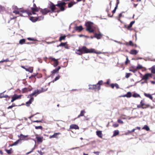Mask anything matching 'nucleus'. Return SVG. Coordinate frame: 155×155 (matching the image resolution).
<instances>
[{
    "instance_id": "57",
    "label": "nucleus",
    "mask_w": 155,
    "mask_h": 155,
    "mask_svg": "<svg viewBox=\"0 0 155 155\" xmlns=\"http://www.w3.org/2000/svg\"><path fill=\"white\" fill-rule=\"evenodd\" d=\"M28 39L29 41H34L35 40L34 38H28Z\"/></svg>"
},
{
    "instance_id": "61",
    "label": "nucleus",
    "mask_w": 155,
    "mask_h": 155,
    "mask_svg": "<svg viewBox=\"0 0 155 155\" xmlns=\"http://www.w3.org/2000/svg\"><path fill=\"white\" fill-rule=\"evenodd\" d=\"M60 134V133H54L53 135L52 136H57L58 135H59Z\"/></svg>"
},
{
    "instance_id": "22",
    "label": "nucleus",
    "mask_w": 155,
    "mask_h": 155,
    "mask_svg": "<svg viewBox=\"0 0 155 155\" xmlns=\"http://www.w3.org/2000/svg\"><path fill=\"white\" fill-rule=\"evenodd\" d=\"M138 51L136 50L132 49L130 51L129 53L130 54L133 55H136L138 53Z\"/></svg>"
},
{
    "instance_id": "12",
    "label": "nucleus",
    "mask_w": 155,
    "mask_h": 155,
    "mask_svg": "<svg viewBox=\"0 0 155 155\" xmlns=\"http://www.w3.org/2000/svg\"><path fill=\"white\" fill-rule=\"evenodd\" d=\"M32 89V87L30 86L28 87H25L22 89V93H26L29 91H31Z\"/></svg>"
},
{
    "instance_id": "36",
    "label": "nucleus",
    "mask_w": 155,
    "mask_h": 155,
    "mask_svg": "<svg viewBox=\"0 0 155 155\" xmlns=\"http://www.w3.org/2000/svg\"><path fill=\"white\" fill-rule=\"evenodd\" d=\"M96 135L97 136H101L102 134V131L101 130H97L96 132Z\"/></svg>"
},
{
    "instance_id": "25",
    "label": "nucleus",
    "mask_w": 155,
    "mask_h": 155,
    "mask_svg": "<svg viewBox=\"0 0 155 155\" xmlns=\"http://www.w3.org/2000/svg\"><path fill=\"white\" fill-rule=\"evenodd\" d=\"M25 69L26 71H28L30 73H32L33 72V67H30L28 68H25Z\"/></svg>"
},
{
    "instance_id": "64",
    "label": "nucleus",
    "mask_w": 155,
    "mask_h": 155,
    "mask_svg": "<svg viewBox=\"0 0 155 155\" xmlns=\"http://www.w3.org/2000/svg\"><path fill=\"white\" fill-rule=\"evenodd\" d=\"M137 107L138 108H142V107L141 106V105H137Z\"/></svg>"
},
{
    "instance_id": "28",
    "label": "nucleus",
    "mask_w": 155,
    "mask_h": 155,
    "mask_svg": "<svg viewBox=\"0 0 155 155\" xmlns=\"http://www.w3.org/2000/svg\"><path fill=\"white\" fill-rule=\"evenodd\" d=\"M37 17H30V19L32 22H35L37 21Z\"/></svg>"
},
{
    "instance_id": "46",
    "label": "nucleus",
    "mask_w": 155,
    "mask_h": 155,
    "mask_svg": "<svg viewBox=\"0 0 155 155\" xmlns=\"http://www.w3.org/2000/svg\"><path fill=\"white\" fill-rule=\"evenodd\" d=\"M94 52H92V53H96L97 54H101V53H102V52H97L94 49V51H93Z\"/></svg>"
},
{
    "instance_id": "16",
    "label": "nucleus",
    "mask_w": 155,
    "mask_h": 155,
    "mask_svg": "<svg viewBox=\"0 0 155 155\" xmlns=\"http://www.w3.org/2000/svg\"><path fill=\"white\" fill-rule=\"evenodd\" d=\"M70 128L71 129H75L76 130L79 129V127L78 125L74 124H72L70 125Z\"/></svg>"
},
{
    "instance_id": "11",
    "label": "nucleus",
    "mask_w": 155,
    "mask_h": 155,
    "mask_svg": "<svg viewBox=\"0 0 155 155\" xmlns=\"http://www.w3.org/2000/svg\"><path fill=\"white\" fill-rule=\"evenodd\" d=\"M56 5H55L53 3L51 2L49 7V8L51 9V12H50L52 13L56 12L55 11V10L56 9Z\"/></svg>"
},
{
    "instance_id": "3",
    "label": "nucleus",
    "mask_w": 155,
    "mask_h": 155,
    "mask_svg": "<svg viewBox=\"0 0 155 155\" xmlns=\"http://www.w3.org/2000/svg\"><path fill=\"white\" fill-rule=\"evenodd\" d=\"M66 4V3L64 2H62L58 3V4L56 5L60 8L61 11H63L65 10V8H67L65 6Z\"/></svg>"
},
{
    "instance_id": "30",
    "label": "nucleus",
    "mask_w": 155,
    "mask_h": 155,
    "mask_svg": "<svg viewBox=\"0 0 155 155\" xmlns=\"http://www.w3.org/2000/svg\"><path fill=\"white\" fill-rule=\"evenodd\" d=\"M129 45L130 46H134L135 47H137V45L136 44H134L133 42L131 41H129Z\"/></svg>"
},
{
    "instance_id": "58",
    "label": "nucleus",
    "mask_w": 155,
    "mask_h": 155,
    "mask_svg": "<svg viewBox=\"0 0 155 155\" xmlns=\"http://www.w3.org/2000/svg\"><path fill=\"white\" fill-rule=\"evenodd\" d=\"M115 84H110V85L112 88H114L115 87Z\"/></svg>"
},
{
    "instance_id": "18",
    "label": "nucleus",
    "mask_w": 155,
    "mask_h": 155,
    "mask_svg": "<svg viewBox=\"0 0 155 155\" xmlns=\"http://www.w3.org/2000/svg\"><path fill=\"white\" fill-rule=\"evenodd\" d=\"M132 96V94L130 92H128L127 94L125 95L121 96L120 97H130Z\"/></svg>"
},
{
    "instance_id": "24",
    "label": "nucleus",
    "mask_w": 155,
    "mask_h": 155,
    "mask_svg": "<svg viewBox=\"0 0 155 155\" xmlns=\"http://www.w3.org/2000/svg\"><path fill=\"white\" fill-rule=\"evenodd\" d=\"M5 151L8 154H12L13 152V150L12 148H11L9 150L5 149Z\"/></svg>"
},
{
    "instance_id": "47",
    "label": "nucleus",
    "mask_w": 155,
    "mask_h": 155,
    "mask_svg": "<svg viewBox=\"0 0 155 155\" xmlns=\"http://www.w3.org/2000/svg\"><path fill=\"white\" fill-rule=\"evenodd\" d=\"M130 73H127L126 74L125 77L127 78H128L130 77Z\"/></svg>"
},
{
    "instance_id": "35",
    "label": "nucleus",
    "mask_w": 155,
    "mask_h": 155,
    "mask_svg": "<svg viewBox=\"0 0 155 155\" xmlns=\"http://www.w3.org/2000/svg\"><path fill=\"white\" fill-rule=\"evenodd\" d=\"M25 39H21L19 41L20 44L22 45L25 43Z\"/></svg>"
},
{
    "instance_id": "31",
    "label": "nucleus",
    "mask_w": 155,
    "mask_h": 155,
    "mask_svg": "<svg viewBox=\"0 0 155 155\" xmlns=\"http://www.w3.org/2000/svg\"><path fill=\"white\" fill-rule=\"evenodd\" d=\"M37 140V142L38 143H40L42 142V137H36Z\"/></svg>"
},
{
    "instance_id": "41",
    "label": "nucleus",
    "mask_w": 155,
    "mask_h": 155,
    "mask_svg": "<svg viewBox=\"0 0 155 155\" xmlns=\"http://www.w3.org/2000/svg\"><path fill=\"white\" fill-rule=\"evenodd\" d=\"M130 62V61L128 59V57L127 56L126 60L125 62V65H127L128 63H129Z\"/></svg>"
},
{
    "instance_id": "42",
    "label": "nucleus",
    "mask_w": 155,
    "mask_h": 155,
    "mask_svg": "<svg viewBox=\"0 0 155 155\" xmlns=\"http://www.w3.org/2000/svg\"><path fill=\"white\" fill-rule=\"evenodd\" d=\"M103 84V81L102 80H100L99 81L98 83L97 84L98 86L99 85V86H100L101 85H102Z\"/></svg>"
},
{
    "instance_id": "51",
    "label": "nucleus",
    "mask_w": 155,
    "mask_h": 155,
    "mask_svg": "<svg viewBox=\"0 0 155 155\" xmlns=\"http://www.w3.org/2000/svg\"><path fill=\"white\" fill-rule=\"evenodd\" d=\"M110 80L109 79H108L107 81L106 82L104 83V84H107L108 85H110Z\"/></svg>"
},
{
    "instance_id": "52",
    "label": "nucleus",
    "mask_w": 155,
    "mask_h": 155,
    "mask_svg": "<svg viewBox=\"0 0 155 155\" xmlns=\"http://www.w3.org/2000/svg\"><path fill=\"white\" fill-rule=\"evenodd\" d=\"M9 61L8 60V59H7L6 60H2L1 61H0V63L1 62H7V61Z\"/></svg>"
},
{
    "instance_id": "40",
    "label": "nucleus",
    "mask_w": 155,
    "mask_h": 155,
    "mask_svg": "<svg viewBox=\"0 0 155 155\" xmlns=\"http://www.w3.org/2000/svg\"><path fill=\"white\" fill-rule=\"evenodd\" d=\"M66 44V42H65L64 43L61 42L59 45H58L57 46V47H58L59 46H60V47L64 46L65 45V44Z\"/></svg>"
},
{
    "instance_id": "20",
    "label": "nucleus",
    "mask_w": 155,
    "mask_h": 155,
    "mask_svg": "<svg viewBox=\"0 0 155 155\" xmlns=\"http://www.w3.org/2000/svg\"><path fill=\"white\" fill-rule=\"evenodd\" d=\"M134 22L135 21H131L130 24L127 27L125 25V27L128 30H130V28L132 27Z\"/></svg>"
},
{
    "instance_id": "2",
    "label": "nucleus",
    "mask_w": 155,
    "mask_h": 155,
    "mask_svg": "<svg viewBox=\"0 0 155 155\" xmlns=\"http://www.w3.org/2000/svg\"><path fill=\"white\" fill-rule=\"evenodd\" d=\"M93 25V23L91 21H87L85 23V25L86 27V31L89 33H94V31L92 28V27Z\"/></svg>"
},
{
    "instance_id": "60",
    "label": "nucleus",
    "mask_w": 155,
    "mask_h": 155,
    "mask_svg": "<svg viewBox=\"0 0 155 155\" xmlns=\"http://www.w3.org/2000/svg\"><path fill=\"white\" fill-rule=\"evenodd\" d=\"M93 153L96 154L97 155H99L100 152L98 151H94L93 152Z\"/></svg>"
},
{
    "instance_id": "38",
    "label": "nucleus",
    "mask_w": 155,
    "mask_h": 155,
    "mask_svg": "<svg viewBox=\"0 0 155 155\" xmlns=\"http://www.w3.org/2000/svg\"><path fill=\"white\" fill-rule=\"evenodd\" d=\"M37 21H40L41 20H42L44 18V17L42 16H39L37 17Z\"/></svg>"
},
{
    "instance_id": "23",
    "label": "nucleus",
    "mask_w": 155,
    "mask_h": 155,
    "mask_svg": "<svg viewBox=\"0 0 155 155\" xmlns=\"http://www.w3.org/2000/svg\"><path fill=\"white\" fill-rule=\"evenodd\" d=\"M142 107V109H145L147 108L150 107V105L149 104H145L144 103L141 104V105Z\"/></svg>"
},
{
    "instance_id": "37",
    "label": "nucleus",
    "mask_w": 155,
    "mask_h": 155,
    "mask_svg": "<svg viewBox=\"0 0 155 155\" xmlns=\"http://www.w3.org/2000/svg\"><path fill=\"white\" fill-rule=\"evenodd\" d=\"M132 96L134 97H140V95L136 93L132 95Z\"/></svg>"
},
{
    "instance_id": "63",
    "label": "nucleus",
    "mask_w": 155,
    "mask_h": 155,
    "mask_svg": "<svg viewBox=\"0 0 155 155\" xmlns=\"http://www.w3.org/2000/svg\"><path fill=\"white\" fill-rule=\"evenodd\" d=\"M151 72L153 74H154L155 73V69H152L151 70Z\"/></svg>"
},
{
    "instance_id": "33",
    "label": "nucleus",
    "mask_w": 155,
    "mask_h": 155,
    "mask_svg": "<svg viewBox=\"0 0 155 155\" xmlns=\"http://www.w3.org/2000/svg\"><path fill=\"white\" fill-rule=\"evenodd\" d=\"M66 37V36L65 35L61 36L59 38V41H61L62 40H64Z\"/></svg>"
},
{
    "instance_id": "55",
    "label": "nucleus",
    "mask_w": 155,
    "mask_h": 155,
    "mask_svg": "<svg viewBox=\"0 0 155 155\" xmlns=\"http://www.w3.org/2000/svg\"><path fill=\"white\" fill-rule=\"evenodd\" d=\"M4 9V8L2 6H0V13L3 11Z\"/></svg>"
},
{
    "instance_id": "9",
    "label": "nucleus",
    "mask_w": 155,
    "mask_h": 155,
    "mask_svg": "<svg viewBox=\"0 0 155 155\" xmlns=\"http://www.w3.org/2000/svg\"><path fill=\"white\" fill-rule=\"evenodd\" d=\"M40 11L41 12L43 15H45L47 14L48 13L50 12H51L50 10L48 9L47 8H45L42 9L41 8H39Z\"/></svg>"
},
{
    "instance_id": "62",
    "label": "nucleus",
    "mask_w": 155,
    "mask_h": 155,
    "mask_svg": "<svg viewBox=\"0 0 155 155\" xmlns=\"http://www.w3.org/2000/svg\"><path fill=\"white\" fill-rule=\"evenodd\" d=\"M15 106H9L8 107L7 109H9L10 108H11Z\"/></svg>"
},
{
    "instance_id": "15",
    "label": "nucleus",
    "mask_w": 155,
    "mask_h": 155,
    "mask_svg": "<svg viewBox=\"0 0 155 155\" xmlns=\"http://www.w3.org/2000/svg\"><path fill=\"white\" fill-rule=\"evenodd\" d=\"M39 8L36 7H32L31 8V10H32V12L33 14H35V12H38L40 11Z\"/></svg>"
},
{
    "instance_id": "1",
    "label": "nucleus",
    "mask_w": 155,
    "mask_h": 155,
    "mask_svg": "<svg viewBox=\"0 0 155 155\" xmlns=\"http://www.w3.org/2000/svg\"><path fill=\"white\" fill-rule=\"evenodd\" d=\"M94 49H88L86 46H83L79 48L78 49L76 50V53L79 55H82L83 54L92 53L94 51Z\"/></svg>"
},
{
    "instance_id": "44",
    "label": "nucleus",
    "mask_w": 155,
    "mask_h": 155,
    "mask_svg": "<svg viewBox=\"0 0 155 155\" xmlns=\"http://www.w3.org/2000/svg\"><path fill=\"white\" fill-rule=\"evenodd\" d=\"M118 5H116V6L115 7L114 9L112 11V12L113 13V14H114V13L115 12L116 10L117 9V8L118 7Z\"/></svg>"
},
{
    "instance_id": "34",
    "label": "nucleus",
    "mask_w": 155,
    "mask_h": 155,
    "mask_svg": "<svg viewBox=\"0 0 155 155\" xmlns=\"http://www.w3.org/2000/svg\"><path fill=\"white\" fill-rule=\"evenodd\" d=\"M3 97H5V98H7V97H8L9 99L10 98V97H8V96L7 95H4V94H0V98H3Z\"/></svg>"
},
{
    "instance_id": "32",
    "label": "nucleus",
    "mask_w": 155,
    "mask_h": 155,
    "mask_svg": "<svg viewBox=\"0 0 155 155\" xmlns=\"http://www.w3.org/2000/svg\"><path fill=\"white\" fill-rule=\"evenodd\" d=\"M142 129L145 130L147 131H149L150 130L149 127L147 125H145Z\"/></svg>"
},
{
    "instance_id": "54",
    "label": "nucleus",
    "mask_w": 155,
    "mask_h": 155,
    "mask_svg": "<svg viewBox=\"0 0 155 155\" xmlns=\"http://www.w3.org/2000/svg\"><path fill=\"white\" fill-rule=\"evenodd\" d=\"M114 86H115V87L117 89H118L119 88V86L117 84V83L115 84Z\"/></svg>"
},
{
    "instance_id": "49",
    "label": "nucleus",
    "mask_w": 155,
    "mask_h": 155,
    "mask_svg": "<svg viewBox=\"0 0 155 155\" xmlns=\"http://www.w3.org/2000/svg\"><path fill=\"white\" fill-rule=\"evenodd\" d=\"M37 74H32L29 77V78H33V77L35 78V77H36L37 76Z\"/></svg>"
},
{
    "instance_id": "14",
    "label": "nucleus",
    "mask_w": 155,
    "mask_h": 155,
    "mask_svg": "<svg viewBox=\"0 0 155 155\" xmlns=\"http://www.w3.org/2000/svg\"><path fill=\"white\" fill-rule=\"evenodd\" d=\"M99 33H94V37L97 38L98 39H100L102 36V35L101 33L99 31Z\"/></svg>"
},
{
    "instance_id": "27",
    "label": "nucleus",
    "mask_w": 155,
    "mask_h": 155,
    "mask_svg": "<svg viewBox=\"0 0 155 155\" xmlns=\"http://www.w3.org/2000/svg\"><path fill=\"white\" fill-rule=\"evenodd\" d=\"M144 96L146 97L149 98L152 100H153V97L150 94H147L146 93H144Z\"/></svg>"
},
{
    "instance_id": "4",
    "label": "nucleus",
    "mask_w": 155,
    "mask_h": 155,
    "mask_svg": "<svg viewBox=\"0 0 155 155\" xmlns=\"http://www.w3.org/2000/svg\"><path fill=\"white\" fill-rule=\"evenodd\" d=\"M44 91H43V88H41V90H39L38 89L35 90L32 94L29 95L28 96V97H33V96H36L38 94H40V93Z\"/></svg>"
},
{
    "instance_id": "21",
    "label": "nucleus",
    "mask_w": 155,
    "mask_h": 155,
    "mask_svg": "<svg viewBox=\"0 0 155 155\" xmlns=\"http://www.w3.org/2000/svg\"><path fill=\"white\" fill-rule=\"evenodd\" d=\"M60 68L61 67L60 66H58L57 68H56L55 69H54L51 72L52 74H53L56 73H58V72Z\"/></svg>"
},
{
    "instance_id": "48",
    "label": "nucleus",
    "mask_w": 155,
    "mask_h": 155,
    "mask_svg": "<svg viewBox=\"0 0 155 155\" xmlns=\"http://www.w3.org/2000/svg\"><path fill=\"white\" fill-rule=\"evenodd\" d=\"M64 48L66 49H69V46L67 44V42H66V44H65V45L64 46Z\"/></svg>"
},
{
    "instance_id": "10",
    "label": "nucleus",
    "mask_w": 155,
    "mask_h": 155,
    "mask_svg": "<svg viewBox=\"0 0 155 155\" xmlns=\"http://www.w3.org/2000/svg\"><path fill=\"white\" fill-rule=\"evenodd\" d=\"M20 12H21L22 14H21L20 15L23 16H27L29 15H31V14L29 13L27 10H21L20 11Z\"/></svg>"
},
{
    "instance_id": "7",
    "label": "nucleus",
    "mask_w": 155,
    "mask_h": 155,
    "mask_svg": "<svg viewBox=\"0 0 155 155\" xmlns=\"http://www.w3.org/2000/svg\"><path fill=\"white\" fill-rule=\"evenodd\" d=\"M101 89L100 86H98L97 84L95 85H91L89 87V89L94 90L95 91H98Z\"/></svg>"
},
{
    "instance_id": "43",
    "label": "nucleus",
    "mask_w": 155,
    "mask_h": 155,
    "mask_svg": "<svg viewBox=\"0 0 155 155\" xmlns=\"http://www.w3.org/2000/svg\"><path fill=\"white\" fill-rule=\"evenodd\" d=\"M60 76L59 75H58L57 77H56L54 78V80L53 81V82H54V81H56L58 80L60 78Z\"/></svg>"
},
{
    "instance_id": "19",
    "label": "nucleus",
    "mask_w": 155,
    "mask_h": 155,
    "mask_svg": "<svg viewBox=\"0 0 155 155\" xmlns=\"http://www.w3.org/2000/svg\"><path fill=\"white\" fill-rule=\"evenodd\" d=\"M83 29V28L81 25L76 26L75 27V30L78 32H81Z\"/></svg>"
},
{
    "instance_id": "39",
    "label": "nucleus",
    "mask_w": 155,
    "mask_h": 155,
    "mask_svg": "<svg viewBox=\"0 0 155 155\" xmlns=\"http://www.w3.org/2000/svg\"><path fill=\"white\" fill-rule=\"evenodd\" d=\"M119 134V131L118 130H115L114 132L113 136H117Z\"/></svg>"
},
{
    "instance_id": "13",
    "label": "nucleus",
    "mask_w": 155,
    "mask_h": 155,
    "mask_svg": "<svg viewBox=\"0 0 155 155\" xmlns=\"http://www.w3.org/2000/svg\"><path fill=\"white\" fill-rule=\"evenodd\" d=\"M152 76V74L150 73H147L145 74L143 77L142 78V80H145L147 81L148 77H151Z\"/></svg>"
},
{
    "instance_id": "59",
    "label": "nucleus",
    "mask_w": 155,
    "mask_h": 155,
    "mask_svg": "<svg viewBox=\"0 0 155 155\" xmlns=\"http://www.w3.org/2000/svg\"><path fill=\"white\" fill-rule=\"evenodd\" d=\"M142 68V67L141 65H138L137 67V69H141Z\"/></svg>"
},
{
    "instance_id": "5",
    "label": "nucleus",
    "mask_w": 155,
    "mask_h": 155,
    "mask_svg": "<svg viewBox=\"0 0 155 155\" xmlns=\"http://www.w3.org/2000/svg\"><path fill=\"white\" fill-rule=\"evenodd\" d=\"M27 136H23V137H21L20 139L17 140L12 144L9 145V147H12L14 146L17 145L18 143H21V140H25V139L27 137Z\"/></svg>"
},
{
    "instance_id": "50",
    "label": "nucleus",
    "mask_w": 155,
    "mask_h": 155,
    "mask_svg": "<svg viewBox=\"0 0 155 155\" xmlns=\"http://www.w3.org/2000/svg\"><path fill=\"white\" fill-rule=\"evenodd\" d=\"M117 122L118 123H120V124H122L124 123L123 121L120 119H118L117 120Z\"/></svg>"
},
{
    "instance_id": "53",
    "label": "nucleus",
    "mask_w": 155,
    "mask_h": 155,
    "mask_svg": "<svg viewBox=\"0 0 155 155\" xmlns=\"http://www.w3.org/2000/svg\"><path fill=\"white\" fill-rule=\"evenodd\" d=\"M118 126H119V124L117 123H115L113 125V126L114 127H117Z\"/></svg>"
},
{
    "instance_id": "29",
    "label": "nucleus",
    "mask_w": 155,
    "mask_h": 155,
    "mask_svg": "<svg viewBox=\"0 0 155 155\" xmlns=\"http://www.w3.org/2000/svg\"><path fill=\"white\" fill-rule=\"evenodd\" d=\"M76 3L75 2H70L68 3V7L69 8H70L72 7L74 5L76 4Z\"/></svg>"
},
{
    "instance_id": "56",
    "label": "nucleus",
    "mask_w": 155,
    "mask_h": 155,
    "mask_svg": "<svg viewBox=\"0 0 155 155\" xmlns=\"http://www.w3.org/2000/svg\"><path fill=\"white\" fill-rule=\"evenodd\" d=\"M42 127L41 126H36L35 127V128L36 129H41Z\"/></svg>"
},
{
    "instance_id": "6",
    "label": "nucleus",
    "mask_w": 155,
    "mask_h": 155,
    "mask_svg": "<svg viewBox=\"0 0 155 155\" xmlns=\"http://www.w3.org/2000/svg\"><path fill=\"white\" fill-rule=\"evenodd\" d=\"M49 59L50 60L51 62H54V64H53V65L54 67H56L58 65V59H55L54 58H53L52 57H50L49 58Z\"/></svg>"
},
{
    "instance_id": "26",
    "label": "nucleus",
    "mask_w": 155,
    "mask_h": 155,
    "mask_svg": "<svg viewBox=\"0 0 155 155\" xmlns=\"http://www.w3.org/2000/svg\"><path fill=\"white\" fill-rule=\"evenodd\" d=\"M86 113L85 110H81L80 114L78 116L77 118H79L80 117L83 116L84 114Z\"/></svg>"
},
{
    "instance_id": "17",
    "label": "nucleus",
    "mask_w": 155,
    "mask_h": 155,
    "mask_svg": "<svg viewBox=\"0 0 155 155\" xmlns=\"http://www.w3.org/2000/svg\"><path fill=\"white\" fill-rule=\"evenodd\" d=\"M29 97L30 98V100H29V101H28L26 103V105L28 106H29L30 104H31V103L34 101V98L33 97Z\"/></svg>"
},
{
    "instance_id": "45",
    "label": "nucleus",
    "mask_w": 155,
    "mask_h": 155,
    "mask_svg": "<svg viewBox=\"0 0 155 155\" xmlns=\"http://www.w3.org/2000/svg\"><path fill=\"white\" fill-rule=\"evenodd\" d=\"M20 11H13V13H15L16 14H19L20 15L21 13H20Z\"/></svg>"
},
{
    "instance_id": "8",
    "label": "nucleus",
    "mask_w": 155,
    "mask_h": 155,
    "mask_svg": "<svg viewBox=\"0 0 155 155\" xmlns=\"http://www.w3.org/2000/svg\"><path fill=\"white\" fill-rule=\"evenodd\" d=\"M21 95H18L15 94H14L12 97L11 102H12L16 100L21 99Z\"/></svg>"
}]
</instances>
